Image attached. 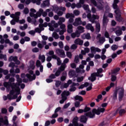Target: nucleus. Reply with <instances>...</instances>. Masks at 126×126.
Returning a JSON list of instances; mask_svg holds the SVG:
<instances>
[{"mask_svg": "<svg viewBox=\"0 0 126 126\" xmlns=\"http://www.w3.org/2000/svg\"><path fill=\"white\" fill-rule=\"evenodd\" d=\"M49 78H50L51 79H55V78H56V76H55V74H50V75L49 76Z\"/></svg>", "mask_w": 126, "mask_h": 126, "instance_id": "59", "label": "nucleus"}, {"mask_svg": "<svg viewBox=\"0 0 126 126\" xmlns=\"http://www.w3.org/2000/svg\"><path fill=\"white\" fill-rule=\"evenodd\" d=\"M32 52H33V53H38L39 52V48L37 47L34 48L32 49Z\"/></svg>", "mask_w": 126, "mask_h": 126, "instance_id": "63", "label": "nucleus"}, {"mask_svg": "<svg viewBox=\"0 0 126 126\" xmlns=\"http://www.w3.org/2000/svg\"><path fill=\"white\" fill-rule=\"evenodd\" d=\"M68 126H84L83 124H78V117H75L72 120V123H70Z\"/></svg>", "mask_w": 126, "mask_h": 126, "instance_id": "13", "label": "nucleus"}, {"mask_svg": "<svg viewBox=\"0 0 126 126\" xmlns=\"http://www.w3.org/2000/svg\"><path fill=\"white\" fill-rule=\"evenodd\" d=\"M83 37H84V39H87L88 40H89L91 38L90 33L84 34Z\"/></svg>", "mask_w": 126, "mask_h": 126, "instance_id": "34", "label": "nucleus"}, {"mask_svg": "<svg viewBox=\"0 0 126 126\" xmlns=\"http://www.w3.org/2000/svg\"><path fill=\"white\" fill-rule=\"evenodd\" d=\"M83 79H84V77H79L77 79V82H81V81H83Z\"/></svg>", "mask_w": 126, "mask_h": 126, "instance_id": "50", "label": "nucleus"}, {"mask_svg": "<svg viewBox=\"0 0 126 126\" xmlns=\"http://www.w3.org/2000/svg\"><path fill=\"white\" fill-rule=\"evenodd\" d=\"M105 112V108H98L97 109H94L92 112H89L85 114V115H83L80 117V122L81 123H84V124H86L87 120L88 118L86 117L90 118V119H93L95 118V114L96 115H100L101 113H104Z\"/></svg>", "mask_w": 126, "mask_h": 126, "instance_id": "2", "label": "nucleus"}, {"mask_svg": "<svg viewBox=\"0 0 126 126\" xmlns=\"http://www.w3.org/2000/svg\"><path fill=\"white\" fill-rule=\"evenodd\" d=\"M71 37L73 39H75V38H79V37H80V35L78 33V32L76 31L75 32L71 33Z\"/></svg>", "mask_w": 126, "mask_h": 126, "instance_id": "20", "label": "nucleus"}, {"mask_svg": "<svg viewBox=\"0 0 126 126\" xmlns=\"http://www.w3.org/2000/svg\"><path fill=\"white\" fill-rule=\"evenodd\" d=\"M48 26V23L47 22H45L44 24H40L39 25V28H36L35 29V32L37 33H41L42 31L44 30V28L43 27H47Z\"/></svg>", "mask_w": 126, "mask_h": 126, "instance_id": "8", "label": "nucleus"}, {"mask_svg": "<svg viewBox=\"0 0 126 126\" xmlns=\"http://www.w3.org/2000/svg\"><path fill=\"white\" fill-rule=\"evenodd\" d=\"M9 82H7V83H10V84H11V85H14V84H15V85H17V86H18V87H19V84H11V82H14V78H10V79H9Z\"/></svg>", "mask_w": 126, "mask_h": 126, "instance_id": "38", "label": "nucleus"}, {"mask_svg": "<svg viewBox=\"0 0 126 126\" xmlns=\"http://www.w3.org/2000/svg\"><path fill=\"white\" fill-rule=\"evenodd\" d=\"M73 26H72V24H68L67 30L68 33H72V32H73Z\"/></svg>", "mask_w": 126, "mask_h": 126, "instance_id": "23", "label": "nucleus"}, {"mask_svg": "<svg viewBox=\"0 0 126 126\" xmlns=\"http://www.w3.org/2000/svg\"><path fill=\"white\" fill-rule=\"evenodd\" d=\"M87 16L89 21L92 22V23H95V20L99 18V16L98 15L94 14L91 15V13L88 14Z\"/></svg>", "mask_w": 126, "mask_h": 126, "instance_id": "9", "label": "nucleus"}, {"mask_svg": "<svg viewBox=\"0 0 126 126\" xmlns=\"http://www.w3.org/2000/svg\"><path fill=\"white\" fill-rule=\"evenodd\" d=\"M82 7L85 10H89V5L87 4H83Z\"/></svg>", "mask_w": 126, "mask_h": 126, "instance_id": "49", "label": "nucleus"}, {"mask_svg": "<svg viewBox=\"0 0 126 126\" xmlns=\"http://www.w3.org/2000/svg\"><path fill=\"white\" fill-rule=\"evenodd\" d=\"M73 13L74 15H75L76 16H78V15H79V14H80V12L78 10H74L73 11Z\"/></svg>", "mask_w": 126, "mask_h": 126, "instance_id": "61", "label": "nucleus"}, {"mask_svg": "<svg viewBox=\"0 0 126 126\" xmlns=\"http://www.w3.org/2000/svg\"><path fill=\"white\" fill-rule=\"evenodd\" d=\"M38 59L41 61L42 63H45V61L46 60L45 55H39Z\"/></svg>", "mask_w": 126, "mask_h": 126, "instance_id": "33", "label": "nucleus"}, {"mask_svg": "<svg viewBox=\"0 0 126 126\" xmlns=\"http://www.w3.org/2000/svg\"><path fill=\"white\" fill-rule=\"evenodd\" d=\"M56 53L58 56H60L61 58H65V53L63 50L57 49L56 50Z\"/></svg>", "mask_w": 126, "mask_h": 126, "instance_id": "14", "label": "nucleus"}, {"mask_svg": "<svg viewBox=\"0 0 126 126\" xmlns=\"http://www.w3.org/2000/svg\"><path fill=\"white\" fill-rule=\"evenodd\" d=\"M117 49H118V45L116 44H113L111 46V50H112V51H116V50H117Z\"/></svg>", "mask_w": 126, "mask_h": 126, "instance_id": "47", "label": "nucleus"}, {"mask_svg": "<svg viewBox=\"0 0 126 126\" xmlns=\"http://www.w3.org/2000/svg\"><path fill=\"white\" fill-rule=\"evenodd\" d=\"M52 37L56 39H58L60 38V36H59V34H58V33L56 32L53 33Z\"/></svg>", "mask_w": 126, "mask_h": 126, "instance_id": "37", "label": "nucleus"}, {"mask_svg": "<svg viewBox=\"0 0 126 126\" xmlns=\"http://www.w3.org/2000/svg\"><path fill=\"white\" fill-rule=\"evenodd\" d=\"M96 76L103 77V74L99 75V74H97L96 72L93 73L91 74V76L88 78V80H91L92 82H94V81L96 80Z\"/></svg>", "mask_w": 126, "mask_h": 126, "instance_id": "12", "label": "nucleus"}, {"mask_svg": "<svg viewBox=\"0 0 126 126\" xmlns=\"http://www.w3.org/2000/svg\"><path fill=\"white\" fill-rule=\"evenodd\" d=\"M74 44L76 45H79V46H82L83 45V40L80 38H77L74 41Z\"/></svg>", "mask_w": 126, "mask_h": 126, "instance_id": "19", "label": "nucleus"}, {"mask_svg": "<svg viewBox=\"0 0 126 126\" xmlns=\"http://www.w3.org/2000/svg\"><path fill=\"white\" fill-rule=\"evenodd\" d=\"M86 28L87 30H90L92 32H94V27L91 24H88L86 26Z\"/></svg>", "mask_w": 126, "mask_h": 126, "instance_id": "25", "label": "nucleus"}, {"mask_svg": "<svg viewBox=\"0 0 126 126\" xmlns=\"http://www.w3.org/2000/svg\"><path fill=\"white\" fill-rule=\"evenodd\" d=\"M58 46L61 49H63V43L62 41H60L58 43Z\"/></svg>", "mask_w": 126, "mask_h": 126, "instance_id": "55", "label": "nucleus"}, {"mask_svg": "<svg viewBox=\"0 0 126 126\" xmlns=\"http://www.w3.org/2000/svg\"><path fill=\"white\" fill-rule=\"evenodd\" d=\"M13 61L16 64H20V61L17 60V57H14Z\"/></svg>", "mask_w": 126, "mask_h": 126, "instance_id": "39", "label": "nucleus"}, {"mask_svg": "<svg viewBox=\"0 0 126 126\" xmlns=\"http://www.w3.org/2000/svg\"><path fill=\"white\" fill-rule=\"evenodd\" d=\"M4 120L3 121V123H4V125L5 126H8V119H7V117L5 116L4 117Z\"/></svg>", "mask_w": 126, "mask_h": 126, "instance_id": "41", "label": "nucleus"}, {"mask_svg": "<svg viewBox=\"0 0 126 126\" xmlns=\"http://www.w3.org/2000/svg\"><path fill=\"white\" fill-rule=\"evenodd\" d=\"M48 55H49V56H51L52 59H54L53 58L54 56H57L55 55V52H54V51L53 50L50 51L48 53Z\"/></svg>", "mask_w": 126, "mask_h": 126, "instance_id": "45", "label": "nucleus"}, {"mask_svg": "<svg viewBox=\"0 0 126 126\" xmlns=\"http://www.w3.org/2000/svg\"><path fill=\"white\" fill-rule=\"evenodd\" d=\"M91 1L99 10L104 9V2L102 0H97V1L95 0H91Z\"/></svg>", "mask_w": 126, "mask_h": 126, "instance_id": "4", "label": "nucleus"}, {"mask_svg": "<svg viewBox=\"0 0 126 126\" xmlns=\"http://www.w3.org/2000/svg\"><path fill=\"white\" fill-rule=\"evenodd\" d=\"M72 17H74V14L72 13H67L65 15V18H66L67 19H68V18H71Z\"/></svg>", "mask_w": 126, "mask_h": 126, "instance_id": "30", "label": "nucleus"}, {"mask_svg": "<svg viewBox=\"0 0 126 126\" xmlns=\"http://www.w3.org/2000/svg\"><path fill=\"white\" fill-rule=\"evenodd\" d=\"M74 17L70 18L68 21V24H70V23H73V21H74V19H73Z\"/></svg>", "mask_w": 126, "mask_h": 126, "instance_id": "56", "label": "nucleus"}, {"mask_svg": "<svg viewBox=\"0 0 126 126\" xmlns=\"http://www.w3.org/2000/svg\"><path fill=\"white\" fill-rule=\"evenodd\" d=\"M75 99L76 100H79L80 102H82V101H83V98H82L81 96L79 95H76L75 96Z\"/></svg>", "mask_w": 126, "mask_h": 126, "instance_id": "40", "label": "nucleus"}, {"mask_svg": "<svg viewBox=\"0 0 126 126\" xmlns=\"http://www.w3.org/2000/svg\"><path fill=\"white\" fill-rule=\"evenodd\" d=\"M99 43H100V44H103L104 42H105V41H106V39H105V37L104 36L100 37L99 38Z\"/></svg>", "mask_w": 126, "mask_h": 126, "instance_id": "35", "label": "nucleus"}, {"mask_svg": "<svg viewBox=\"0 0 126 126\" xmlns=\"http://www.w3.org/2000/svg\"><path fill=\"white\" fill-rule=\"evenodd\" d=\"M73 25L75 27L78 26V25H81V18H77L75 19V22L73 23Z\"/></svg>", "mask_w": 126, "mask_h": 126, "instance_id": "18", "label": "nucleus"}, {"mask_svg": "<svg viewBox=\"0 0 126 126\" xmlns=\"http://www.w3.org/2000/svg\"><path fill=\"white\" fill-rule=\"evenodd\" d=\"M70 93L67 91H64L61 94L62 99L60 100V103L63 104L65 101L67 100V96H69Z\"/></svg>", "mask_w": 126, "mask_h": 126, "instance_id": "5", "label": "nucleus"}, {"mask_svg": "<svg viewBox=\"0 0 126 126\" xmlns=\"http://www.w3.org/2000/svg\"><path fill=\"white\" fill-rule=\"evenodd\" d=\"M120 69H121L119 67H117V68L114 69L112 71V73H113V74L114 73H117V72H119V71H120Z\"/></svg>", "mask_w": 126, "mask_h": 126, "instance_id": "51", "label": "nucleus"}, {"mask_svg": "<svg viewBox=\"0 0 126 126\" xmlns=\"http://www.w3.org/2000/svg\"><path fill=\"white\" fill-rule=\"evenodd\" d=\"M63 22H65V18L63 17H60L59 18V21H58V24L59 25H62Z\"/></svg>", "mask_w": 126, "mask_h": 126, "instance_id": "29", "label": "nucleus"}, {"mask_svg": "<svg viewBox=\"0 0 126 126\" xmlns=\"http://www.w3.org/2000/svg\"><path fill=\"white\" fill-rule=\"evenodd\" d=\"M53 59L54 60H57V65H61L62 64V60L60 57H58L57 56H53Z\"/></svg>", "mask_w": 126, "mask_h": 126, "instance_id": "26", "label": "nucleus"}, {"mask_svg": "<svg viewBox=\"0 0 126 126\" xmlns=\"http://www.w3.org/2000/svg\"><path fill=\"white\" fill-rule=\"evenodd\" d=\"M108 23V19L107 18V16L104 14L103 15V25H106Z\"/></svg>", "mask_w": 126, "mask_h": 126, "instance_id": "31", "label": "nucleus"}, {"mask_svg": "<svg viewBox=\"0 0 126 126\" xmlns=\"http://www.w3.org/2000/svg\"><path fill=\"white\" fill-rule=\"evenodd\" d=\"M74 62L76 63H78L79 62V57L78 56H75Z\"/></svg>", "mask_w": 126, "mask_h": 126, "instance_id": "52", "label": "nucleus"}, {"mask_svg": "<svg viewBox=\"0 0 126 126\" xmlns=\"http://www.w3.org/2000/svg\"><path fill=\"white\" fill-rule=\"evenodd\" d=\"M26 76L30 81H32L33 80H35L36 79V75L34 74L32 76L29 74H27Z\"/></svg>", "mask_w": 126, "mask_h": 126, "instance_id": "22", "label": "nucleus"}, {"mask_svg": "<svg viewBox=\"0 0 126 126\" xmlns=\"http://www.w3.org/2000/svg\"><path fill=\"white\" fill-rule=\"evenodd\" d=\"M95 27H96V32H100L101 27L100 26V24H99V23H97L96 24Z\"/></svg>", "mask_w": 126, "mask_h": 126, "instance_id": "36", "label": "nucleus"}, {"mask_svg": "<svg viewBox=\"0 0 126 126\" xmlns=\"http://www.w3.org/2000/svg\"><path fill=\"white\" fill-rule=\"evenodd\" d=\"M124 114H126V110L124 109H122L119 110V114L122 116V115H124Z\"/></svg>", "mask_w": 126, "mask_h": 126, "instance_id": "48", "label": "nucleus"}, {"mask_svg": "<svg viewBox=\"0 0 126 126\" xmlns=\"http://www.w3.org/2000/svg\"><path fill=\"white\" fill-rule=\"evenodd\" d=\"M5 44H9V46H13V43L10 41L9 39H5Z\"/></svg>", "mask_w": 126, "mask_h": 126, "instance_id": "43", "label": "nucleus"}, {"mask_svg": "<svg viewBox=\"0 0 126 126\" xmlns=\"http://www.w3.org/2000/svg\"><path fill=\"white\" fill-rule=\"evenodd\" d=\"M65 67H66V64H62L61 66L58 68V69L56 71L55 73L54 74L56 77H58L59 75H61V73L62 71H64V69H65Z\"/></svg>", "mask_w": 126, "mask_h": 126, "instance_id": "7", "label": "nucleus"}, {"mask_svg": "<svg viewBox=\"0 0 126 126\" xmlns=\"http://www.w3.org/2000/svg\"><path fill=\"white\" fill-rule=\"evenodd\" d=\"M115 12L116 14L115 18L117 21H119V22H121V21H123V18H122L121 16V13L120 11V9H117L115 10Z\"/></svg>", "mask_w": 126, "mask_h": 126, "instance_id": "11", "label": "nucleus"}, {"mask_svg": "<svg viewBox=\"0 0 126 126\" xmlns=\"http://www.w3.org/2000/svg\"><path fill=\"white\" fill-rule=\"evenodd\" d=\"M49 4H50V1L46 0L41 4V7H46V6H49Z\"/></svg>", "mask_w": 126, "mask_h": 126, "instance_id": "27", "label": "nucleus"}, {"mask_svg": "<svg viewBox=\"0 0 126 126\" xmlns=\"http://www.w3.org/2000/svg\"><path fill=\"white\" fill-rule=\"evenodd\" d=\"M54 11H55V13H57L58 16H62L63 14V12L61 11L59 7L54 6L53 8Z\"/></svg>", "mask_w": 126, "mask_h": 126, "instance_id": "15", "label": "nucleus"}, {"mask_svg": "<svg viewBox=\"0 0 126 126\" xmlns=\"http://www.w3.org/2000/svg\"><path fill=\"white\" fill-rule=\"evenodd\" d=\"M66 31V30H62L61 31H60V29H58L57 30H56V32H59V34L60 35H63L64 32H65Z\"/></svg>", "mask_w": 126, "mask_h": 126, "instance_id": "42", "label": "nucleus"}, {"mask_svg": "<svg viewBox=\"0 0 126 126\" xmlns=\"http://www.w3.org/2000/svg\"><path fill=\"white\" fill-rule=\"evenodd\" d=\"M75 107H76V108H79V107H80V102L79 101H76L75 102Z\"/></svg>", "mask_w": 126, "mask_h": 126, "instance_id": "57", "label": "nucleus"}, {"mask_svg": "<svg viewBox=\"0 0 126 126\" xmlns=\"http://www.w3.org/2000/svg\"><path fill=\"white\" fill-rule=\"evenodd\" d=\"M111 30L112 32H115L116 35L117 36H121V35H123V32L122 31V29H121V27H120L112 28L111 29Z\"/></svg>", "mask_w": 126, "mask_h": 126, "instance_id": "10", "label": "nucleus"}, {"mask_svg": "<svg viewBox=\"0 0 126 126\" xmlns=\"http://www.w3.org/2000/svg\"><path fill=\"white\" fill-rule=\"evenodd\" d=\"M51 24L52 26L54 27L55 28H58L59 27V22L56 23V21H51Z\"/></svg>", "mask_w": 126, "mask_h": 126, "instance_id": "28", "label": "nucleus"}, {"mask_svg": "<svg viewBox=\"0 0 126 126\" xmlns=\"http://www.w3.org/2000/svg\"><path fill=\"white\" fill-rule=\"evenodd\" d=\"M91 51L92 53H96V52H97L98 53H100V52H101V49H100L98 47H95L94 46H92L91 47Z\"/></svg>", "mask_w": 126, "mask_h": 126, "instance_id": "21", "label": "nucleus"}, {"mask_svg": "<svg viewBox=\"0 0 126 126\" xmlns=\"http://www.w3.org/2000/svg\"><path fill=\"white\" fill-rule=\"evenodd\" d=\"M91 108L90 107H88L87 106H86L85 108L84 109V113H87V112H89L90 111Z\"/></svg>", "mask_w": 126, "mask_h": 126, "instance_id": "58", "label": "nucleus"}, {"mask_svg": "<svg viewBox=\"0 0 126 126\" xmlns=\"http://www.w3.org/2000/svg\"><path fill=\"white\" fill-rule=\"evenodd\" d=\"M45 45H47V41H39L37 43V47L39 49H43L44 48V46Z\"/></svg>", "mask_w": 126, "mask_h": 126, "instance_id": "17", "label": "nucleus"}, {"mask_svg": "<svg viewBox=\"0 0 126 126\" xmlns=\"http://www.w3.org/2000/svg\"><path fill=\"white\" fill-rule=\"evenodd\" d=\"M0 59H3L4 61H7V59L6 58V55L0 54Z\"/></svg>", "mask_w": 126, "mask_h": 126, "instance_id": "46", "label": "nucleus"}, {"mask_svg": "<svg viewBox=\"0 0 126 126\" xmlns=\"http://www.w3.org/2000/svg\"><path fill=\"white\" fill-rule=\"evenodd\" d=\"M60 28L62 29V30H66V29H65V25L64 24H62L60 25Z\"/></svg>", "mask_w": 126, "mask_h": 126, "instance_id": "60", "label": "nucleus"}, {"mask_svg": "<svg viewBox=\"0 0 126 126\" xmlns=\"http://www.w3.org/2000/svg\"><path fill=\"white\" fill-rule=\"evenodd\" d=\"M70 49L71 50H75L77 49V45L76 44L72 45L70 47Z\"/></svg>", "mask_w": 126, "mask_h": 126, "instance_id": "53", "label": "nucleus"}, {"mask_svg": "<svg viewBox=\"0 0 126 126\" xmlns=\"http://www.w3.org/2000/svg\"><path fill=\"white\" fill-rule=\"evenodd\" d=\"M116 91L117 92V93H118L119 94V101H122L125 95V89L123 87L119 88Z\"/></svg>", "mask_w": 126, "mask_h": 126, "instance_id": "6", "label": "nucleus"}, {"mask_svg": "<svg viewBox=\"0 0 126 126\" xmlns=\"http://www.w3.org/2000/svg\"><path fill=\"white\" fill-rule=\"evenodd\" d=\"M3 85L7 88V91H10V94L7 95L9 100H14L17 98V96L20 94V89L17 85H11L9 83L5 82Z\"/></svg>", "mask_w": 126, "mask_h": 126, "instance_id": "1", "label": "nucleus"}, {"mask_svg": "<svg viewBox=\"0 0 126 126\" xmlns=\"http://www.w3.org/2000/svg\"><path fill=\"white\" fill-rule=\"evenodd\" d=\"M59 114L58 113H54V114L52 115V116L50 117L51 119H56V118H58Z\"/></svg>", "mask_w": 126, "mask_h": 126, "instance_id": "54", "label": "nucleus"}, {"mask_svg": "<svg viewBox=\"0 0 126 126\" xmlns=\"http://www.w3.org/2000/svg\"><path fill=\"white\" fill-rule=\"evenodd\" d=\"M51 11V9H47L46 11L44 12V10L42 8H40L36 12V14H34L33 13H30V15L31 17H34V18H37L38 17H40L41 15L43 17H46L47 15H48V12H50Z\"/></svg>", "mask_w": 126, "mask_h": 126, "instance_id": "3", "label": "nucleus"}, {"mask_svg": "<svg viewBox=\"0 0 126 126\" xmlns=\"http://www.w3.org/2000/svg\"><path fill=\"white\" fill-rule=\"evenodd\" d=\"M77 30H76V31H77V32L79 33L80 35V34H81V33H84V32H85L84 27L82 26H78L77 28Z\"/></svg>", "mask_w": 126, "mask_h": 126, "instance_id": "24", "label": "nucleus"}, {"mask_svg": "<svg viewBox=\"0 0 126 126\" xmlns=\"http://www.w3.org/2000/svg\"><path fill=\"white\" fill-rule=\"evenodd\" d=\"M28 27V25L26 24H25L24 25V26H20V29L21 30H25V29H27Z\"/></svg>", "mask_w": 126, "mask_h": 126, "instance_id": "44", "label": "nucleus"}, {"mask_svg": "<svg viewBox=\"0 0 126 126\" xmlns=\"http://www.w3.org/2000/svg\"><path fill=\"white\" fill-rule=\"evenodd\" d=\"M36 65L37 67H40V66H41V65H42L41 64V62L39 60H37L36 61Z\"/></svg>", "mask_w": 126, "mask_h": 126, "instance_id": "62", "label": "nucleus"}, {"mask_svg": "<svg viewBox=\"0 0 126 126\" xmlns=\"http://www.w3.org/2000/svg\"><path fill=\"white\" fill-rule=\"evenodd\" d=\"M30 68H31V69H34V68H35V65H34L35 63V62L32 60L30 62Z\"/></svg>", "mask_w": 126, "mask_h": 126, "instance_id": "32", "label": "nucleus"}, {"mask_svg": "<svg viewBox=\"0 0 126 126\" xmlns=\"http://www.w3.org/2000/svg\"><path fill=\"white\" fill-rule=\"evenodd\" d=\"M20 16V12H17L15 14H12L10 15L11 18H14L16 22L19 21V16Z\"/></svg>", "mask_w": 126, "mask_h": 126, "instance_id": "16", "label": "nucleus"}, {"mask_svg": "<svg viewBox=\"0 0 126 126\" xmlns=\"http://www.w3.org/2000/svg\"><path fill=\"white\" fill-rule=\"evenodd\" d=\"M66 56L68 58H69V59H71V57H72L71 53L70 52H67Z\"/></svg>", "mask_w": 126, "mask_h": 126, "instance_id": "64", "label": "nucleus"}]
</instances>
